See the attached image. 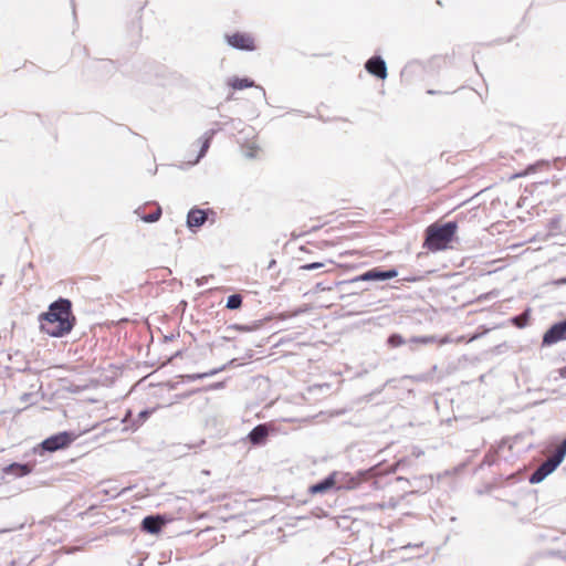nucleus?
Instances as JSON below:
<instances>
[{
    "instance_id": "nucleus-7",
    "label": "nucleus",
    "mask_w": 566,
    "mask_h": 566,
    "mask_svg": "<svg viewBox=\"0 0 566 566\" xmlns=\"http://www.w3.org/2000/svg\"><path fill=\"white\" fill-rule=\"evenodd\" d=\"M398 275L397 271L395 269L381 271L378 268L371 269L355 279H353V282H359V281H384V280H390Z\"/></svg>"
},
{
    "instance_id": "nucleus-2",
    "label": "nucleus",
    "mask_w": 566,
    "mask_h": 566,
    "mask_svg": "<svg viewBox=\"0 0 566 566\" xmlns=\"http://www.w3.org/2000/svg\"><path fill=\"white\" fill-rule=\"evenodd\" d=\"M458 223L449 221L447 223H432L424 231V241L422 247L429 252H439L453 248L458 241Z\"/></svg>"
},
{
    "instance_id": "nucleus-18",
    "label": "nucleus",
    "mask_w": 566,
    "mask_h": 566,
    "mask_svg": "<svg viewBox=\"0 0 566 566\" xmlns=\"http://www.w3.org/2000/svg\"><path fill=\"white\" fill-rule=\"evenodd\" d=\"M242 305V296L240 294H232L228 297L227 308L229 310H238Z\"/></svg>"
},
{
    "instance_id": "nucleus-16",
    "label": "nucleus",
    "mask_w": 566,
    "mask_h": 566,
    "mask_svg": "<svg viewBox=\"0 0 566 566\" xmlns=\"http://www.w3.org/2000/svg\"><path fill=\"white\" fill-rule=\"evenodd\" d=\"M228 85L233 90H244L254 86V82L248 77H232L228 81Z\"/></svg>"
},
{
    "instance_id": "nucleus-4",
    "label": "nucleus",
    "mask_w": 566,
    "mask_h": 566,
    "mask_svg": "<svg viewBox=\"0 0 566 566\" xmlns=\"http://www.w3.org/2000/svg\"><path fill=\"white\" fill-rule=\"evenodd\" d=\"M76 436L73 432L62 431L53 434L41 442V448L46 452H55L69 447Z\"/></svg>"
},
{
    "instance_id": "nucleus-6",
    "label": "nucleus",
    "mask_w": 566,
    "mask_h": 566,
    "mask_svg": "<svg viewBox=\"0 0 566 566\" xmlns=\"http://www.w3.org/2000/svg\"><path fill=\"white\" fill-rule=\"evenodd\" d=\"M226 40L234 49L253 51L256 49L254 38L248 33L235 32L227 34Z\"/></svg>"
},
{
    "instance_id": "nucleus-10",
    "label": "nucleus",
    "mask_w": 566,
    "mask_h": 566,
    "mask_svg": "<svg viewBox=\"0 0 566 566\" xmlns=\"http://www.w3.org/2000/svg\"><path fill=\"white\" fill-rule=\"evenodd\" d=\"M365 67L368 73L377 76L378 78L385 80L387 77V66L380 56L370 57L366 62Z\"/></svg>"
},
{
    "instance_id": "nucleus-26",
    "label": "nucleus",
    "mask_w": 566,
    "mask_h": 566,
    "mask_svg": "<svg viewBox=\"0 0 566 566\" xmlns=\"http://www.w3.org/2000/svg\"><path fill=\"white\" fill-rule=\"evenodd\" d=\"M558 373L562 378H566V366L559 368Z\"/></svg>"
},
{
    "instance_id": "nucleus-22",
    "label": "nucleus",
    "mask_w": 566,
    "mask_h": 566,
    "mask_svg": "<svg viewBox=\"0 0 566 566\" xmlns=\"http://www.w3.org/2000/svg\"><path fill=\"white\" fill-rule=\"evenodd\" d=\"M120 491H118L117 489H104V488H101L98 489L97 491V494H101L103 495V497H117L118 495H120Z\"/></svg>"
},
{
    "instance_id": "nucleus-11",
    "label": "nucleus",
    "mask_w": 566,
    "mask_h": 566,
    "mask_svg": "<svg viewBox=\"0 0 566 566\" xmlns=\"http://www.w3.org/2000/svg\"><path fill=\"white\" fill-rule=\"evenodd\" d=\"M237 361H238V359L233 358L228 364H223L220 367L212 368V369H210L208 371H203V373L186 375V376H182V379H185L187 381H193V380H197V379H202V378L211 377V376L218 374L219 371L226 369L227 366L232 367V366H241V365L245 364V361H242V363H237Z\"/></svg>"
},
{
    "instance_id": "nucleus-30",
    "label": "nucleus",
    "mask_w": 566,
    "mask_h": 566,
    "mask_svg": "<svg viewBox=\"0 0 566 566\" xmlns=\"http://www.w3.org/2000/svg\"><path fill=\"white\" fill-rule=\"evenodd\" d=\"M3 532H6V530H3V531H0V533H3Z\"/></svg>"
},
{
    "instance_id": "nucleus-5",
    "label": "nucleus",
    "mask_w": 566,
    "mask_h": 566,
    "mask_svg": "<svg viewBox=\"0 0 566 566\" xmlns=\"http://www.w3.org/2000/svg\"><path fill=\"white\" fill-rule=\"evenodd\" d=\"M560 463L562 461L552 454L531 473L528 478L530 483H541L547 475L554 472Z\"/></svg>"
},
{
    "instance_id": "nucleus-21",
    "label": "nucleus",
    "mask_w": 566,
    "mask_h": 566,
    "mask_svg": "<svg viewBox=\"0 0 566 566\" xmlns=\"http://www.w3.org/2000/svg\"><path fill=\"white\" fill-rule=\"evenodd\" d=\"M154 412V409H144L138 412L137 418L134 420V424L140 426L143 424L149 416Z\"/></svg>"
},
{
    "instance_id": "nucleus-29",
    "label": "nucleus",
    "mask_w": 566,
    "mask_h": 566,
    "mask_svg": "<svg viewBox=\"0 0 566 566\" xmlns=\"http://www.w3.org/2000/svg\"><path fill=\"white\" fill-rule=\"evenodd\" d=\"M407 281H409V282H415V281H416V279H408Z\"/></svg>"
},
{
    "instance_id": "nucleus-14",
    "label": "nucleus",
    "mask_w": 566,
    "mask_h": 566,
    "mask_svg": "<svg viewBox=\"0 0 566 566\" xmlns=\"http://www.w3.org/2000/svg\"><path fill=\"white\" fill-rule=\"evenodd\" d=\"M3 473L8 475H13L15 478H22L31 473L32 465L29 463H11L3 468Z\"/></svg>"
},
{
    "instance_id": "nucleus-1",
    "label": "nucleus",
    "mask_w": 566,
    "mask_h": 566,
    "mask_svg": "<svg viewBox=\"0 0 566 566\" xmlns=\"http://www.w3.org/2000/svg\"><path fill=\"white\" fill-rule=\"evenodd\" d=\"M75 323L72 304L66 298H59L49 306V311L40 315V327L45 334L62 337L69 334Z\"/></svg>"
},
{
    "instance_id": "nucleus-12",
    "label": "nucleus",
    "mask_w": 566,
    "mask_h": 566,
    "mask_svg": "<svg viewBox=\"0 0 566 566\" xmlns=\"http://www.w3.org/2000/svg\"><path fill=\"white\" fill-rule=\"evenodd\" d=\"M209 213L213 214L211 210H203L198 208H192L187 216V224L189 228H198L201 227L208 219Z\"/></svg>"
},
{
    "instance_id": "nucleus-13",
    "label": "nucleus",
    "mask_w": 566,
    "mask_h": 566,
    "mask_svg": "<svg viewBox=\"0 0 566 566\" xmlns=\"http://www.w3.org/2000/svg\"><path fill=\"white\" fill-rule=\"evenodd\" d=\"M269 436V427L265 423L258 424L248 434V440L253 446H262Z\"/></svg>"
},
{
    "instance_id": "nucleus-28",
    "label": "nucleus",
    "mask_w": 566,
    "mask_h": 566,
    "mask_svg": "<svg viewBox=\"0 0 566 566\" xmlns=\"http://www.w3.org/2000/svg\"><path fill=\"white\" fill-rule=\"evenodd\" d=\"M525 175H526V172H523V174H517L514 177H522V176H525Z\"/></svg>"
},
{
    "instance_id": "nucleus-20",
    "label": "nucleus",
    "mask_w": 566,
    "mask_h": 566,
    "mask_svg": "<svg viewBox=\"0 0 566 566\" xmlns=\"http://www.w3.org/2000/svg\"><path fill=\"white\" fill-rule=\"evenodd\" d=\"M497 461V452L495 450H490L483 458L481 465L491 467L495 464Z\"/></svg>"
},
{
    "instance_id": "nucleus-17",
    "label": "nucleus",
    "mask_w": 566,
    "mask_h": 566,
    "mask_svg": "<svg viewBox=\"0 0 566 566\" xmlns=\"http://www.w3.org/2000/svg\"><path fill=\"white\" fill-rule=\"evenodd\" d=\"M137 213L140 216V219L145 222H155L157 220H159L160 216H161V208L159 206H157L155 208V210L148 214H140L139 211H137Z\"/></svg>"
},
{
    "instance_id": "nucleus-9",
    "label": "nucleus",
    "mask_w": 566,
    "mask_h": 566,
    "mask_svg": "<svg viewBox=\"0 0 566 566\" xmlns=\"http://www.w3.org/2000/svg\"><path fill=\"white\" fill-rule=\"evenodd\" d=\"M164 525L165 521L160 515H147L142 521L140 530L148 534H158Z\"/></svg>"
},
{
    "instance_id": "nucleus-27",
    "label": "nucleus",
    "mask_w": 566,
    "mask_h": 566,
    "mask_svg": "<svg viewBox=\"0 0 566 566\" xmlns=\"http://www.w3.org/2000/svg\"><path fill=\"white\" fill-rule=\"evenodd\" d=\"M255 149H251L250 153L247 154L248 157H254L255 156Z\"/></svg>"
},
{
    "instance_id": "nucleus-3",
    "label": "nucleus",
    "mask_w": 566,
    "mask_h": 566,
    "mask_svg": "<svg viewBox=\"0 0 566 566\" xmlns=\"http://www.w3.org/2000/svg\"><path fill=\"white\" fill-rule=\"evenodd\" d=\"M368 476H370V470L359 471L355 475L350 473L334 472L327 475L322 481L311 485L308 491L312 494H323L326 493L332 488H336L337 490H353L357 489L361 481Z\"/></svg>"
},
{
    "instance_id": "nucleus-24",
    "label": "nucleus",
    "mask_w": 566,
    "mask_h": 566,
    "mask_svg": "<svg viewBox=\"0 0 566 566\" xmlns=\"http://www.w3.org/2000/svg\"><path fill=\"white\" fill-rule=\"evenodd\" d=\"M323 266H324V263H322V262H314V263L304 264V265L301 266V269L305 270V271H311V270L321 269Z\"/></svg>"
},
{
    "instance_id": "nucleus-19",
    "label": "nucleus",
    "mask_w": 566,
    "mask_h": 566,
    "mask_svg": "<svg viewBox=\"0 0 566 566\" xmlns=\"http://www.w3.org/2000/svg\"><path fill=\"white\" fill-rule=\"evenodd\" d=\"M531 310H526L523 314L513 318V323L518 328H523L528 324Z\"/></svg>"
},
{
    "instance_id": "nucleus-23",
    "label": "nucleus",
    "mask_w": 566,
    "mask_h": 566,
    "mask_svg": "<svg viewBox=\"0 0 566 566\" xmlns=\"http://www.w3.org/2000/svg\"><path fill=\"white\" fill-rule=\"evenodd\" d=\"M553 454L556 457V459L560 460L563 462L565 455H566V438L562 441V443L555 449Z\"/></svg>"
},
{
    "instance_id": "nucleus-15",
    "label": "nucleus",
    "mask_w": 566,
    "mask_h": 566,
    "mask_svg": "<svg viewBox=\"0 0 566 566\" xmlns=\"http://www.w3.org/2000/svg\"><path fill=\"white\" fill-rule=\"evenodd\" d=\"M212 135H213L212 133H209L205 137H202L201 139L198 140V143L196 144V147L200 148L199 154L197 156H195L193 158L189 157L188 164L195 165L200 160V158H202L206 155V153L208 151V149L210 147V144L212 140Z\"/></svg>"
},
{
    "instance_id": "nucleus-25",
    "label": "nucleus",
    "mask_w": 566,
    "mask_h": 566,
    "mask_svg": "<svg viewBox=\"0 0 566 566\" xmlns=\"http://www.w3.org/2000/svg\"><path fill=\"white\" fill-rule=\"evenodd\" d=\"M388 343H389L390 345H398V344H400V343H401V338H400L399 336H390V337L388 338Z\"/></svg>"
},
{
    "instance_id": "nucleus-8",
    "label": "nucleus",
    "mask_w": 566,
    "mask_h": 566,
    "mask_svg": "<svg viewBox=\"0 0 566 566\" xmlns=\"http://www.w3.org/2000/svg\"><path fill=\"white\" fill-rule=\"evenodd\" d=\"M566 338V319L553 325L543 337L544 345H553Z\"/></svg>"
}]
</instances>
